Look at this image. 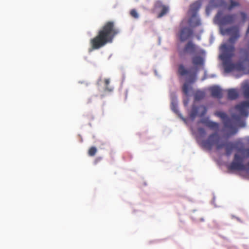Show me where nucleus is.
Returning a JSON list of instances; mask_svg holds the SVG:
<instances>
[{
	"label": "nucleus",
	"instance_id": "obj_9",
	"mask_svg": "<svg viewBox=\"0 0 249 249\" xmlns=\"http://www.w3.org/2000/svg\"><path fill=\"white\" fill-rule=\"evenodd\" d=\"M221 34L223 35H230L231 36L229 39V41L234 43L240 37L239 30L238 26H232L224 29H221Z\"/></svg>",
	"mask_w": 249,
	"mask_h": 249
},
{
	"label": "nucleus",
	"instance_id": "obj_32",
	"mask_svg": "<svg viewBox=\"0 0 249 249\" xmlns=\"http://www.w3.org/2000/svg\"><path fill=\"white\" fill-rule=\"evenodd\" d=\"M204 108H205V110H204V113H203V114H204L206 112V109L205 107H204Z\"/></svg>",
	"mask_w": 249,
	"mask_h": 249
},
{
	"label": "nucleus",
	"instance_id": "obj_17",
	"mask_svg": "<svg viewBox=\"0 0 249 249\" xmlns=\"http://www.w3.org/2000/svg\"><path fill=\"white\" fill-rule=\"evenodd\" d=\"M239 6H240V3L239 1L234 0H229L228 3L225 2L224 8L228 11H231L235 7Z\"/></svg>",
	"mask_w": 249,
	"mask_h": 249
},
{
	"label": "nucleus",
	"instance_id": "obj_25",
	"mask_svg": "<svg viewBox=\"0 0 249 249\" xmlns=\"http://www.w3.org/2000/svg\"><path fill=\"white\" fill-rule=\"evenodd\" d=\"M205 96V94L203 92L198 91L195 94V99L196 101H199L202 99Z\"/></svg>",
	"mask_w": 249,
	"mask_h": 249
},
{
	"label": "nucleus",
	"instance_id": "obj_10",
	"mask_svg": "<svg viewBox=\"0 0 249 249\" xmlns=\"http://www.w3.org/2000/svg\"><path fill=\"white\" fill-rule=\"evenodd\" d=\"M193 31L189 27L181 28L178 34V36L181 42H184L192 37Z\"/></svg>",
	"mask_w": 249,
	"mask_h": 249
},
{
	"label": "nucleus",
	"instance_id": "obj_33",
	"mask_svg": "<svg viewBox=\"0 0 249 249\" xmlns=\"http://www.w3.org/2000/svg\"><path fill=\"white\" fill-rule=\"evenodd\" d=\"M187 104H188V102H187V101H186V102H184V104H185V105H187Z\"/></svg>",
	"mask_w": 249,
	"mask_h": 249
},
{
	"label": "nucleus",
	"instance_id": "obj_2",
	"mask_svg": "<svg viewBox=\"0 0 249 249\" xmlns=\"http://www.w3.org/2000/svg\"><path fill=\"white\" fill-rule=\"evenodd\" d=\"M120 33L113 21L106 22L98 31L97 35L90 40L91 48L89 51L98 50L108 43H111L115 36Z\"/></svg>",
	"mask_w": 249,
	"mask_h": 249
},
{
	"label": "nucleus",
	"instance_id": "obj_6",
	"mask_svg": "<svg viewBox=\"0 0 249 249\" xmlns=\"http://www.w3.org/2000/svg\"><path fill=\"white\" fill-rule=\"evenodd\" d=\"M178 74L181 77L188 76V81L185 82L182 86V92L186 95H188L190 89H192L189 83L192 84L196 80V74L191 72L190 70L186 69L183 64L178 65Z\"/></svg>",
	"mask_w": 249,
	"mask_h": 249
},
{
	"label": "nucleus",
	"instance_id": "obj_22",
	"mask_svg": "<svg viewBox=\"0 0 249 249\" xmlns=\"http://www.w3.org/2000/svg\"><path fill=\"white\" fill-rule=\"evenodd\" d=\"M192 63L195 66L201 65L203 63V59L200 56H195L192 58Z\"/></svg>",
	"mask_w": 249,
	"mask_h": 249
},
{
	"label": "nucleus",
	"instance_id": "obj_19",
	"mask_svg": "<svg viewBox=\"0 0 249 249\" xmlns=\"http://www.w3.org/2000/svg\"><path fill=\"white\" fill-rule=\"evenodd\" d=\"M243 95L245 98L249 99V81H244L242 85Z\"/></svg>",
	"mask_w": 249,
	"mask_h": 249
},
{
	"label": "nucleus",
	"instance_id": "obj_7",
	"mask_svg": "<svg viewBox=\"0 0 249 249\" xmlns=\"http://www.w3.org/2000/svg\"><path fill=\"white\" fill-rule=\"evenodd\" d=\"M200 6L201 3L199 1H196L190 5L188 11V15L190 16L189 23L192 27H196L201 24L200 19L197 16V12Z\"/></svg>",
	"mask_w": 249,
	"mask_h": 249
},
{
	"label": "nucleus",
	"instance_id": "obj_11",
	"mask_svg": "<svg viewBox=\"0 0 249 249\" xmlns=\"http://www.w3.org/2000/svg\"><path fill=\"white\" fill-rule=\"evenodd\" d=\"M249 101H243L236 105L234 109L239 112L240 116L248 117L249 114Z\"/></svg>",
	"mask_w": 249,
	"mask_h": 249
},
{
	"label": "nucleus",
	"instance_id": "obj_21",
	"mask_svg": "<svg viewBox=\"0 0 249 249\" xmlns=\"http://www.w3.org/2000/svg\"><path fill=\"white\" fill-rule=\"evenodd\" d=\"M206 134V130L202 127H199L197 128V136H196V139L198 142L199 143L200 139L204 137Z\"/></svg>",
	"mask_w": 249,
	"mask_h": 249
},
{
	"label": "nucleus",
	"instance_id": "obj_26",
	"mask_svg": "<svg viewBox=\"0 0 249 249\" xmlns=\"http://www.w3.org/2000/svg\"><path fill=\"white\" fill-rule=\"evenodd\" d=\"M97 151V148L95 146H92L88 150V155L89 156H94L96 154Z\"/></svg>",
	"mask_w": 249,
	"mask_h": 249
},
{
	"label": "nucleus",
	"instance_id": "obj_24",
	"mask_svg": "<svg viewBox=\"0 0 249 249\" xmlns=\"http://www.w3.org/2000/svg\"><path fill=\"white\" fill-rule=\"evenodd\" d=\"M161 9V12L159 14L158 16V18H161L168 13L169 11V7L168 6L165 5L163 6V7Z\"/></svg>",
	"mask_w": 249,
	"mask_h": 249
},
{
	"label": "nucleus",
	"instance_id": "obj_8",
	"mask_svg": "<svg viewBox=\"0 0 249 249\" xmlns=\"http://www.w3.org/2000/svg\"><path fill=\"white\" fill-rule=\"evenodd\" d=\"M237 17L236 14H232L222 16V12L219 11L216 15L214 19L220 26H222L235 23Z\"/></svg>",
	"mask_w": 249,
	"mask_h": 249
},
{
	"label": "nucleus",
	"instance_id": "obj_27",
	"mask_svg": "<svg viewBox=\"0 0 249 249\" xmlns=\"http://www.w3.org/2000/svg\"><path fill=\"white\" fill-rule=\"evenodd\" d=\"M110 83V80L109 79H106L105 80V90L108 91H111L113 90V88L111 87H109L108 85Z\"/></svg>",
	"mask_w": 249,
	"mask_h": 249
},
{
	"label": "nucleus",
	"instance_id": "obj_5",
	"mask_svg": "<svg viewBox=\"0 0 249 249\" xmlns=\"http://www.w3.org/2000/svg\"><path fill=\"white\" fill-rule=\"evenodd\" d=\"M199 144L202 147L208 150H211L214 146L218 150L222 149L224 146V143L220 141L219 137L216 132L209 135L207 139L200 142Z\"/></svg>",
	"mask_w": 249,
	"mask_h": 249
},
{
	"label": "nucleus",
	"instance_id": "obj_1",
	"mask_svg": "<svg viewBox=\"0 0 249 249\" xmlns=\"http://www.w3.org/2000/svg\"><path fill=\"white\" fill-rule=\"evenodd\" d=\"M222 53L219 57L223 61L224 70L226 72H230L234 70L243 71L244 74H249V52L246 49L241 48L240 53L242 55L239 60L233 63L231 59L234 55L235 47L233 44H224L221 46Z\"/></svg>",
	"mask_w": 249,
	"mask_h": 249
},
{
	"label": "nucleus",
	"instance_id": "obj_28",
	"mask_svg": "<svg viewBox=\"0 0 249 249\" xmlns=\"http://www.w3.org/2000/svg\"><path fill=\"white\" fill-rule=\"evenodd\" d=\"M164 6H165V5H163L162 2L160 0L156 1L154 5V7L156 9H161Z\"/></svg>",
	"mask_w": 249,
	"mask_h": 249
},
{
	"label": "nucleus",
	"instance_id": "obj_29",
	"mask_svg": "<svg viewBox=\"0 0 249 249\" xmlns=\"http://www.w3.org/2000/svg\"><path fill=\"white\" fill-rule=\"evenodd\" d=\"M130 15L135 18H139V15L135 9H132L130 12Z\"/></svg>",
	"mask_w": 249,
	"mask_h": 249
},
{
	"label": "nucleus",
	"instance_id": "obj_16",
	"mask_svg": "<svg viewBox=\"0 0 249 249\" xmlns=\"http://www.w3.org/2000/svg\"><path fill=\"white\" fill-rule=\"evenodd\" d=\"M233 14H236L237 18L235 20V23L238 24H244L248 18V15L247 13L244 11H239L236 13H233Z\"/></svg>",
	"mask_w": 249,
	"mask_h": 249
},
{
	"label": "nucleus",
	"instance_id": "obj_15",
	"mask_svg": "<svg viewBox=\"0 0 249 249\" xmlns=\"http://www.w3.org/2000/svg\"><path fill=\"white\" fill-rule=\"evenodd\" d=\"M212 96L217 99H221L222 97V90L218 86H213L210 88Z\"/></svg>",
	"mask_w": 249,
	"mask_h": 249
},
{
	"label": "nucleus",
	"instance_id": "obj_31",
	"mask_svg": "<svg viewBox=\"0 0 249 249\" xmlns=\"http://www.w3.org/2000/svg\"><path fill=\"white\" fill-rule=\"evenodd\" d=\"M101 159V158H97V159H96V160H95V162H98V161H99Z\"/></svg>",
	"mask_w": 249,
	"mask_h": 249
},
{
	"label": "nucleus",
	"instance_id": "obj_18",
	"mask_svg": "<svg viewBox=\"0 0 249 249\" xmlns=\"http://www.w3.org/2000/svg\"><path fill=\"white\" fill-rule=\"evenodd\" d=\"M224 143V146L225 149V155L227 156H229L231 155L233 150L234 148V144L230 142H223Z\"/></svg>",
	"mask_w": 249,
	"mask_h": 249
},
{
	"label": "nucleus",
	"instance_id": "obj_3",
	"mask_svg": "<svg viewBox=\"0 0 249 249\" xmlns=\"http://www.w3.org/2000/svg\"><path fill=\"white\" fill-rule=\"evenodd\" d=\"M215 115L219 117L222 121L224 128L228 132V136L235 135L238 132L237 126L240 127H244L246 123L241 119V116L235 114H232L230 118L226 113L223 111H216Z\"/></svg>",
	"mask_w": 249,
	"mask_h": 249
},
{
	"label": "nucleus",
	"instance_id": "obj_13",
	"mask_svg": "<svg viewBox=\"0 0 249 249\" xmlns=\"http://www.w3.org/2000/svg\"><path fill=\"white\" fill-rule=\"evenodd\" d=\"M197 46L193 43L192 41H189L185 45L182 52L180 53V55L185 53H193L196 52Z\"/></svg>",
	"mask_w": 249,
	"mask_h": 249
},
{
	"label": "nucleus",
	"instance_id": "obj_23",
	"mask_svg": "<svg viewBox=\"0 0 249 249\" xmlns=\"http://www.w3.org/2000/svg\"><path fill=\"white\" fill-rule=\"evenodd\" d=\"M197 113H198L197 107L196 106H194L192 107V110L190 113V117L192 119V120H194V119L196 118V115L197 114Z\"/></svg>",
	"mask_w": 249,
	"mask_h": 249
},
{
	"label": "nucleus",
	"instance_id": "obj_30",
	"mask_svg": "<svg viewBox=\"0 0 249 249\" xmlns=\"http://www.w3.org/2000/svg\"><path fill=\"white\" fill-rule=\"evenodd\" d=\"M171 107H172V109L173 110V111H174L175 112H176L177 113L178 112L177 104L175 102L173 101L172 102Z\"/></svg>",
	"mask_w": 249,
	"mask_h": 249
},
{
	"label": "nucleus",
	"instance_id": "obj_20",
	"mask_svg": "<svg viewBox=\"0 0 249 249\" xmlns=\"http://www.w3.org/2000/svg\"><path fill=\"white\" fill-rule=\"evenodd\" d=\"M238 97V91L235 89H230L228 90V97L231 100H234Z\"/></svg>",
	"mask_w": 249,
	"mask_h": 249
},
{
	"label": "nucleus",
	"instance_id": "obj_12",
	"mask_svg": "<svg viewBox=\"0 0 249 249\" xmlns=\"http://www.w3.org/2000/svg\"><path fill=\"white\" fill-rule=\"evenodd\" d=\"M225 5V1L224 0H210L209 1L206 11L208 12L209 10L213 8L217 7H223Z\"/></svg>",
	"mask_w": 249,
	"mask_h": 249
},
{
	"label": "nucleus",
	"instance_id": "obj_4",
	"mask_svg": "<svg viewBox=\"0 0 249 249\" xmlns=\"http://www.w3.org/2000/svg\"><path fill=\"white\" fill-rule=\"evenodd\" d=\"M237 151L246 155L241 157L239 154H235L233 161L228 166V169L231 171L248 170L247 166L249 167V162L246 166L243 163V162L245 158L249 157V148H239L237 149Z\"/></svg>",
	"mask_w": 249,
	"mask_h": 249
},
{
	"label": "nucleus",
	"instance_id": "obj_14",
	"mask_svg": "<svg viewBox=\"0 0 249 249\" xmlns=\"http://www.w3.org/2000/svg\"><path fill=\"white\" fill-rule=\"evenodd\" d=\"M202 123L210 129L213 130H217L219 128V124L214 122H213L208 119H204L198 122Z\"/></svg>",
	"mask_w": 249,
	"mask_h": 249
}]
</instances>
